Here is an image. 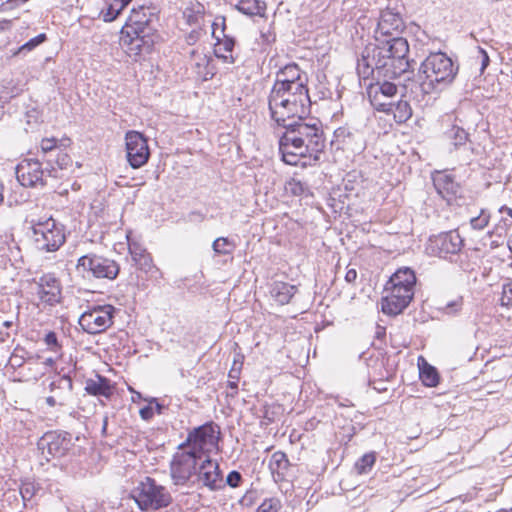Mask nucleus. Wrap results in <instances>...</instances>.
<instances>
[{"instance_id":"f257e3e1","label":"nucleus","mask_w":512,"mask_h":512,"mask_svg":"<svg viewBox=\"0 0 512 512\" xmlns=\"http://www.w3.org/2000/svg\"><path fill=\"white\" fill-rule=\"evenodd\" d=\"M279 138L282 160L289 165L315 166L326 147V137L321 121L317 118H297L285 123Z\"/></svg>"},{"instance_id":"f03ea898","label":"nucleus","mask_w":512,"mask_h":512,"mask_svg":"<svg viewBox=\"0 0 512 512\" xmlns=\"http://www.w3.org/2000/svg\"><path fill=\"white\" fill-rule=\"evenodd\" d=\"M369 43L357 60V73L364 80L370 75L378 78L396 79L408 72L409 44L404 37L379 38Z\"/></svg>"},{"instance_id":"7ed1b4c3","label":"nucleus","mask_w":512,"mask_h":512,"mask_svg":"<svg viewBox=\"0 0 512 512\" xmlns=\"http://www.w3.org/2000/svg\"><path fill=\"white\" fill-rule=\"evenodd\" d=\"M457 71L458 67L445 53H431L421 63L417 75L407 79L404 88L415 101L423 102L426 96L440 92L451 84Z\"/></svg>"},{"instance_id":"20e7f679","label":"nucleus","mask_w":512,"mask_h":512,"mask_svg":"<svg viewBox=\"0 0 512 512\" xmlns=\"http://www.w3.org/2000/svg\"><path fill=\"white\" fill-rule=\"evenodd\" d=\"M311 100L308 87L290 86L271 88L268 96L270 118L277 126H285L288 120L304 118L310 114Z\"/></svg>"},{"instance_id":"39448f33","label":"nucleus","mask_w":512,"mask_h":512,"mask_svg":"<svg viewBox=\"0 0 512 512\" xmlns=\"http://www.w3.org/2000/svg\"><path fill=\"white\" fill-rule=\"evenodd\" d=\"M35 248L41 252H55L65 243V227L52 217L30 221Z\"/></svg>"},{"instance_id":"423d86ee","label":"nucleus","mask_w":512,"mask_h":512,"mask_svg":"<svg viewBox=\"0 0 512 512\" xmlns=\"http://www.w3.org/2000/svg\"><path fill=\"white\" fill-rule=\"evenodd\" d=\"M43 162L40 159H23L15 169L18 182L26 188L42 189L49 177L57 178V169L52 165V160L45 159V167Z\"/></svg>"},{"instance_id":"0eeeda50","label":"nucleus","mask_w":512,"mask_h":512,"mask_svg":"<svg viewBox=\"0 0 512 512\" xmlns=\"http://www.w3.org/2000/svg\"><path fill=\"white\" fill-rule=\"evenodd\" d=\"M220 437V427L209 421L189 431L186 440L179 444L178 448H187L203 458L218 450Z\"/></svg>"},{"instance_id":"6e6552de","label":"nucleus","mask_w":512,"mask_h":512,"mask_svg":"<svg viewBox=\"0 0 512 512\" xmlns=\"http://www.w3.org/2000/svg\"><path fill=\"white\" fill-rule=\"evenodd\" d=\"M131 497L142 511L158 510L167 507L172 502L171 494L167 489L157 484L151 477H145L131 491Z\"/></svg>"},{"instance_id":"1a4fd4ad","label":"nucleus","mask_w":512,"mask_h":512,"mask_svg":"<svg viewBox=\"0 0 512 512\" xmlns=\"http://www.w3.org/2000/svg\"><path fill=\"white\" fill-rule=\"evenodd\" d=\"M76 270L83 278L114 280L119 274L120 266L110 258L89 253L78 259Z\"/></svg>"},{"instance_id":"9d476101","label":"nucleus","mask_w":512,"mask_h":512,"mask_svg":"<svg viewBox=\"0 0 512 512\" xmlns=\"http://www.w3.org/2000/svg\"><path fill=\"white\" fill-rule=\"evenodd\" d=\"M116 308L110 304L96 305L83 312L79 317V325L88 334H99L113 324Z\"/></svg>"},{"instance_id":"9b49d317","label":"nucleus","mask_w":512,"mask_h":512,"mask_svg":"<svg viewBox=\"0 0 512 512\" xmlns=\"http://www.w3.org/2000/svg\"><path fill=\"white\" fill-rule=\"evenodd\" d=\"M120 44L125 53L134 60L137 57L148 54L154 46V35L149 31L140 30L139 27L129 29L123 27Z\"/></svg>"},{"instance_id":"f8f14e48","label":"nucleus","mask_w":512,"mask_h":512,"mask_svg":"<svg viewBox=\"0 0 512 512\" xmlns=\"http://www.w3.org/2000/svg\"><path fill=\"white\" fill-rule=\"evenodd\" d=\"M201 457L187 448H178L170 465V473L175 485H185L196 473Z\"/></svg>"},{"instance_id":"ddd939ff","label":"nucleus","mask_w":512,"mask_h":512,"mask_svg":"<svg viewBox=\"0 0 512 512\" xmlns=\"http://www.w3.org/2000/svg\"><path fill=\"white\" fill-rule=\"evenodd\" d=\"M126 238L129 254L137 269L146 274L147 280L159 283L163 278V273L154 264L151 254L139 241L131 237V232L127 234Z\"/></svg>"},{"instance_id":"4468645a","label":"nucleus","mask_w":512,"mask_h":512,"mask_svg":"<svg viewBox=\"0 0 512 512\" xmlns=\"http://www.w3.org/2000/svg\"><path fill=\"white\" fill-rule=\"evenodd\" d=\"M463 239L455 230L433 235L426 245V252L430 256L449 259L461 251Z\"/></svg>"},{"instance_id":"2eb2a0df","label":"nucleus","mask_w":512,"mask_h":512,"mask_svg":"<svg viewBox=\"0 0 512 512\" xmlns=\"http://www.w3.org/2000/svg\"><path fill=\"white\" fill-rule=\"evenodd\" d=\"M126 158L133 169L144 166L150 158L148 139L140 132L130 130L125 134Z\"/></svg>"},{"instance_id":"dca6fc26","label":"nucleus","mask_w":512,"mask_h":512,"mask_svg":"<svg viewBox=\"0 0 512 512\" xmlns=\"http://www.w3.org/2000/svg\"><path fill=\"white\" fill-rule=\"evenodd\" d=\"M37 446L47 460L60 458L73 446L72 436L68 432L49 431L39 439Z\"/></svg>"},{"instance_id":"f3484780","label":"nucleus","mask_w":512,"mask_h":512,"mask_svg":"<svg viewBox=\"0 0 512 512\" xmlns=\"http://www.w3.org/2000/svg\"><path fill=\"white\" fill-rule=\"evenodd\" d=\"M385 292L387 294L381 299V310L389 316L401 314L409 306L415 293V291L403 290L389 284H386Z\"/></svg>"},{"instance_id":"a211bd4d","label":"nucleus","mask_w":512,"mask_h":512,"mask_svg":"<svg viewBox=\"0 0 512 512\" xmlns=\"http://www.w3.org/2000/svg\"><path fill=\"white\" fill-rule=\"evenodd\" d=\"M197 482L209 491H219L225 487L222 471L216 460L209 456L199 461L196 473Z\"/></svg>"},{"instance_id":"6ab92c4d","label":"nucleus","mask_w":512,"mask_h":512,"mask_svg":"<svg viewBox=\"0 0 512 512\" xmlns=\"http://www.w3.org/2000/svg\"><path fill=\"white\" fill-rule=\"evenodd\" d=\"M373 79L376 80L375 83H371L367 88V94L370 100L371 105L375 110L385 109L389 107L388 104L380 102L383 96H388V98H395L398 93V86L392 79L389 78H378V75H371Z\"/></svg>"},{"instance_id":"aec40b11","label":"nucleus","mask_w":512,"mask_h":512,"mask_svg":"<svg viewBox=\"0 0 512 512\" xmlns=\"http://www.w3.org/2000/svg\"><path fill=\"white\" fill-rule=\"evenodd\" d=\"M404 22L399 12L387 8L380 14V18L375 30V40L379 38L401 37L399 34L404 29Z\"/></svg>"},{"instance_id":"412c9836","label":"nucleus","mask_w":512,"mask_h":512,"mask_svg":"<svg viewBox=\"0 0 512 512\" xmlns=\"http://www.w3.org/2000/svg\"><path fill=\"white\" fill-rule=\"evenodd\" d=\"M445 136L451 145L450 152L461 151L463 153L461 160L469 164L475 152L472 142L469 139V133L462 127L454 124L445 132Z\"/></svg>"},{"instance_id":"4be33fe9","label":"nucleus","mask_w":512,"mask_h":512,"mask_svg":"<svg viewBox=\"0 0 512 512\" xmlns=\"http://www.w3.org/2000/svg\"><path fill=\"white\" fill-rule=\"evenodd\" d=\"M36 285L37 295L42 302L50 306L60 302L62 287L59 279L53 273L42 275L36 281Z\"/></svg>"},{"instance_id":"5701e85b","label":"nucleus","mask_w":512,"mask_h":512,"mask_svg":"<svg viewBox=\"0 0 512 512\" xmlns=\"http://www.w3.org/2000/svg\"><path fill=\"white\" fill-rule=\"evenodd\" d=\"M308 77L296 63H289L276 72L272 88H289L290 86H307Z\"/></svg>"},{"instance_id":"b1692460","label":"nucleus","mask_w":512,"mask_h":512,"mask_svg":"<svg viewBox=\"0 0 512 512\" xmlns=\"http://www.w3.org/2000/svg\"><path fill=\"white\" fill-rule=\"evenodd\" d=\"M217 23H213V32L212 35L216 40L214 46V54L217 58L221 59L224 63L233 64L236 61V58L233 56V50L235 47V39L229 35L225 34V18H222L221 23V31L220 34H217V30L215 29Z\"/></svg>"},{"instance_id":"393cba45","label":"nucleus","mask_w":512,"mask_h":512,"mask_svg":"<svg viewBox=\"0 0 512 512\" xmlns=\"http://www.w3.org/2000/svg\"><path fill=\"white\" fill-rule=\"evenodd\" d=\"M433 185L437 193L446 201L453 200L460 189L455 177L445 171H437L432 177Z\"/></svg>"},{"instance_id":"a878e982","label":"nucleus","mask_w":512,"mask_h":512,"mask_svg":"<svg viewBox=\"0 0 512 512\" xmlns=\"http://www.w3.org/2000/svg\"><path fill=\"white\" fill-rule=\"evenodd\" d=\"M153 10H155V8L145 6L134 7L129 17L130 24L126 25L125 28L135 30L136 27H139L140 30L151 32L152 28L150 27V23L155 15Z\"/></svg>"},{"instance_id":"bb28decb","label":"nucleus","mask_w":512,"mask_h":512,"mask_svg":"<svg viewBox=\"0 0 512 512\" xmlns=\"http://www.w3.org/2000/svg\"><path fill=\"white\" fill-rule=\"evenodd\" d=\"M49 390L59 401L60 406H64L71 397L73 382L69 376L63 375L55 378L49 384Z\"/></svg>"},{"instance_id":"cd10ccee","label":"nucleus","mask_w":512,"mask_h":512,"mask_svg":"<svg viewBox=\"0 0 512 512\" xmlns=\"http://www.w3.org/2000/svg\"><path fill=\"white\" fill-rule=\"evenodd\" d=\"M387 284L399 287L400 289H409L415 291L416 275L409 267L399 268L390 278Z\"/></svg>"},{"instance_id":"c85d7f7f","label":"nucleus","mask_w":512,"mask_h":512,"mask_svg":"<svg viewBox=\"0 0 512 512\" xmlns=\"http://www.w3.org/2000/svg\"><path fill=\"white\" fill-rule=\"evenodd\" d=\"M85 391L93 396H104L109 398L113 393V386L106 377L96 374L95 378L87 379Z\"/></svg>"},{"instance_id":"c756f323","label":"nucleus","mask_w":512,"mask_h":512,"mask_svg":"<svg viewBox=\"0 0 512 512\" xmlns=\"http://www.w3.org/2000/svg\"><path fill=\"white\" fill-rule=\"evenodd\" d=\"M289 466V460L284 452L276 451L272 454L269 461V469L275 481H283L285 479Z\"/></svg>"},{"instance_id":"7c9ffc66","label":"nucleus","mask_w":512,"mask_h":512,"mask_svg":"<svg viewBox=\"0 0 512 512\" xmlns=\"http://www.w3.org/2000/svg\"><path fill=\"white\" fill-rule=\"evenodd\" d=\"M389 107L380 109V112L386 114H392L396 123L402 124L408 121L412 116V108L406 100L394 101L392 104H388Z\"/></svg>"},{"instance_id":"2f4dec72","label":"nucleus","mask_w":512,"mask_h":512,"mask_svg":"<svg viewBox=\"0 0 512 512\" xmlns=\"http://www.w3.org/2000/svg\"><path fill=\"white\" fill-rule=\"evenodd\" d=\"M419 377L426 387H436L439 384L440 376L437 369L430 365L422 356L418 359Z\"/></svg>"},{"instance_id":"473e14b6","label":"nucleus","mask_w":512,"mask_h":512,"mask_svg":"<svg viewBox=\"0 0 512 512\" xmlns=\"http://www.w3.org/2000/svg\"><path fill=\"white\" fill-rule=\"evenodd\" d=\"M297 287L295 285L285 282H275L271 287V295L280 305H285L290 302L295 295Z\"/></svg>"},{"instance_id":"72a5a7b5","label":"nucleus","mask_w":512,"mask_h":512,"mask_svg":"<svg viewBox=\"0 0 512 512\" xmlns=\"http://www.w3.org/2000/svg\"><path fill=\"white\" fill-rule=\"evenodd\" d=\"M234 8L248 17L265 16L266 3L261 0H239Z\"/></svg>"},{"instance_id":"f704fd0d","label":"nucleus","mask_w":512,"mask_h":512,"mask_svg":"<svg viewBox=\"0 0 512 512\" xmlns=\"http://www.w3.org/2000/svg\"><path fill=\"white\" fill-rule=\"evenodd\" d=\"M205 8L200 2H190L183 11V17L189 25L200 26Z\"/></svg>"},{"instance_id":"c9c22d12","label":"nucleus","mask_w":512,"mask_h":512,"mask_svg":"<svg viewBox=\"0 0 512 512\" xmlns=\"http://www.w3.org/2000/svg\"><path fill=\"white\" fill-rule=\"evenodd\" d=\"M212 249L217 255H232L236 249V244L228 237H218L213 241Z\"/></svg>"},{"instance_id":"e433bc0d","label":"nucleus","mask_w":512,"mask_h":512,"mask_svg":"<svg viewBox=\"0 0 512 512\" xmlns=\"http://www.w3.org/2000/svg\"><path fill=\"white\" fill-rule=\"evenodd\" d=\"M376 462V453L368 452L359 458L354 464V470L362 475L369 473Z\"/></svg>"},{"instance_id":"4c0bfd02","label":"nucleus","mask_w":512,"mask_h":512,"mask_svg":"<svg viewBox=\"0 0 512 512\" xmlns=\"http://www.w3.org/2000/svg\"><path fill=\"white\" fill-rule=\"evenodd\" d=\"M43 342L45 343L47 350L57 355V358H61L62 356V344L58 340V336L56 332L49 331L45 334L43 338Z\"/></svg>"},{"instance_id":"58836bf2","label":"nucleus","mask_w":512,"mask_h":512,"mask_svg":"<svg viewBox=\"0 0 512 512\" xmlns=\"http://www.w3.org/2000/svg\"><path fill=\"white\" fill-rule=\"evenodd\" d=\"M281 508V500L277 497H270L263 500L257 512H279Z\"/></svg>"},{"instance_id":"ea45409f","label":"nucleus","mask_w":512,"mask_h":512,"mask_svg":"<svg viewBox=\"0 0 512 512\" xmlns=\"http://www.w3.org/2000/svg\"><path fill=\"white\" fill-rule=\"evenodd\" d=\"M58 140L56 138H44L40 143V148L43 153L42 161L45 162V159H51V157H47L48 154L53 151L59 150L58 148Z\"/></svg>"},{"instance_id":"a19ab883","label":"nucleus","mask_w":512,"mask_h":512,"mask_svg":"<svg viewBox=\"0 0 512 512\" xmlns=\"http://www.w3.org/2000/svg\"><path fill=\"white\" fill-rule=\"evenodd\" d=\"M122 10L118 3L113 1L106 9L101 11L100 15L104 22H112L118 17Z\"/></svg>"},{"instance_id":"79ce46f5","label":"nucleus","mask_w":512,"mask_h":512,"mask_svg":"<svg viewBox=\"0 0 512 512\" xmlns=\"http://www.w3.org/2000/svg\"><path fill=\"white\" fill-rule=\"evenodd\" d=\"M47 39V36L45 33H41L39 35H37L36 37L30 39L29 41H27L26 43H24L20 48H19V51L18 53H22V52H25V51H32L33 49H35L37 46H39L40 44H42L45 40Z\"/></svg>"},{"instance_id":"37998d69","label":"nucleus","mask_w":512,"mask_h":512,"mask_svg":"<svg viewBox=\"0 0 512 512\" xmlns=\"http://www.w3.org/2000/svg\"><path fill=\"white\" fill-rule=\"evenodd\" d=\"M51 160H52V165L57 170L66 168L71 162L70 156L67 153H64L62 150H59L56 155V158L55 159L51 158Z\"/></svg>"},{"instance_id":"c03bdc74","label":"nucleus","mask_w":512,"mask_h":512,"mask_svg":"<svg viewBox=\"0 0 512 512\" xmlns=\"http://www.w3.org/2000/svg\"><path fill=\"white\" fill-rule=\"evenodd\" d=\"M36 493V488L33 482L25 481L20 487V494L24 502L29 501Z\"/></svg>"},{"instance_id":"a18cd8bd","label":"nucleus","mask_w":512,"mask_h":512,"mask_svg":"<svg viewBox=\"0 0 512 512\" xmlns=\"http://www.w3.org/2000/svg\"><path fill=\"white\" fill-rule=\"evenodd\" d=\"M243 481V477L240 472L236 470H232L228 473L226 480H224L225 485L230 486L231 488H237L240 486Z\"/></svg>"},{"instance_id":"49530a36","label":"nucleus","mask_w":512,"mask_h":512,"mask_svg":"<svg viewBox=\"0 0 512 512\" xmlns=\"http://www.w3.org/2000/svg\"><path fill=\"white\" fill-rule=\"evenodd\" d=\"M488 222H489V216L485 215L483 212L479 216L473 217L470 220V224H471L472 228L476 229V230L484 229L488 225Z\"/></svg>"},{"instance_id":"de8ad7c7","label":"nucleus","mask_w":512,"mask_h":512,"mask_svg":"<svg viewBox=\"0 0 512 512\" xmlns=\"http://www.w3.org/2000/svg\"><path fill=\"white\" fill-rule=\"evenodd\" d=\"M501 303L504 306H512V281L503 285Z\"/></svg>"},{"instance_id":"09e8293b","label":"nucleus","mask_w":512,"mask_h":512,"mask_svg":"<svg viewBox=\"0 0 512 512\" xmlns=\"http://www.w3.org/2000/svg\"><path fill=\"white\" fill-rule=\"evenodd\" d=\"M261 417L265 421L264 424L268 425L270 423H273L276 418L275 408L269 405H265L262 409Z\"/></svg>"},{"instance_id":"8fccbe9b","label":"nucleus","mask_w":512,"mask_h":512,"mask_svg":"<svg viewBox=\"0 0 512 512\" xmlns=\"http://www.w3.org/2000/svg\"><path fill=\"white\" fill-rule=\"evenodd\" d=\"M477 53H478L477 59L480 60V64H481L480 72L483 73L490 63V58H489L488 53L481 47H478Z\"/></svg>"},{"instance_id":"3c124183","label":"nucleus","mask_w":512,"mask_h":512,"mask_svg":"<svg viewBox=\"0 0 512 512\" xmlns=\"http://www.w3.org/2000/svg\"><path fill=\"white\" fill-rule=\"evenodd\" d=\"M461 300H455L448 302L443 308L444 312L449 315H453L460 310Z\"/></svg>"},{"instance_id":"603ef678","label":"nucleus","mask_w":512,"mask_h":512,"mask_svg":"<svg viewBox=\"0 0 512 512\" xmlns=\"http://www.w3.org/2000/svg\"><path fill=\"white\" fill-rule=\"evenodd\" d=\"M139 414L143 420L148 421L153 417L154 409L149 403V405L144 406L140 409Z\"/></svg>"},{"instance_id":"864d4df0","label":"nucleus","mask_w":512,"mask_h":512,"mask_svg":"<svg viewBox=\"0 0 512 512\" xmlns=\"http://www.w3.org/2000/svg\"><path fill=\"white\" fill-rule=\"evenodd\" d=\"M242 367L240 365H233L228 373L229 379L239 380L241 375Z\"/></svg>"},{"instance_id":"5fc2aeb1","label":"nucleus","mask_w":512,"mask_h":512,"mask_svg":"<svg viewBox=\"0 0 512 512\" xmlns=\"http://www.w3.org/2000/svg\"><path fill=\"white\" fill-rule=\"evenodd\" d=\"M290 190L294 195H300L304 191L303 185L300 182H290Z\"/></svg>"},{"instance_id":"6e6d98bb","label":"nucleus","mask_w":512,"mask_h":512,"mask_svg":"<svg viewBox=\"0 0 512 512\" xmlns=\"http://www.w3.org/2000/svg\"><path fill=\"white\" fill-rule=\"evenodd\" d=\"M357 278V271L355 269H349L345 274V281L347 283H353Z\"/></svg>"},{"instance_id":"4d7b16f0","label":"nucleus","mask_w":512,"mask_h":512,"mask_svg":"<svg viewBox=\"0 0 512 512\" xmlns=\"http://www.w3.org/2000/svg\"><path fill=\"white\" fill-rule=\"evenodd\" d=\"M152 403H155V411L157 414L161 415L164 413V410L166 409V407L163 404H160L159 402H157V400L155 398L150 400V404H152Z\"/></svg>"},{"instance_id":"13d9d810","label":"nucleus","mask_w":512,"mask_h":512,"mask_svg":"<svg viewBox=\"0 0 512 512\" xmlns=\"http://www.w3.org/2000/svg\"><path fill=\"white\" fill-rule=\"evenodd\" d=\"M12 20L3 19L0 20V32L7 31L11 28Z\"/></svg>"},{"instance_id":"bf43d9fd","label":"nucleus","mask_w":512,"mask_h":512,"mask_svg":"<svg viewBox=\"0 0 512 512\" xmlns=\"http://www.w3.org/2000/svg\"><path fill=\"white\" fill-rule=\"evenodd\" d=\"M13 8V0H0V11Z\"/></svg>"},{"instance_id":"052dcab7","label":"nucleus","mask_w":512,"mask_h":512,"mask_svg":"<svg viewBox=\"0 0 512 512\" xmlns=\"http://www.w3.org/2000/svg\"><path fill=\"white\" fill-rule=\"evenodd\" d=\"M45 401H46V404L50 407L59 405L58 399H56V397H54L53 395L46 397Z\"/></svg>"},{"instance_id":"680f3d73","label":"nucleus","mask_w":512,"mask_h":512,"mask_svg":"<svg viewBox=\"0 0 512 512\" xmlns=\"http://www.w3.org/2000/svg\"><path fill=\"white\" fill-rule=\"evenodd\" d=\"M243 361H244V355L241 353H238L234 357L233 365H240V367H242Z\"/></svg>"},{"instance_id":"e2e57ef3","label":"nucleus","mask_w":512,"mask_h":512,"mask_svg":"<svg viewBox=\"0 0 512 512\" xmlns=\"http://www.w3.org/2000/svg\"><path fill=\"white\" fill-rule=\"evenodd\" d=\"M59 358H57V355H55V357H49V358H46L45 361H44V364L46 366H49V367H52L56 361L58 360Z\"/></svg>"},{"instance_id":"0e129e2a","label":"nucleus","mask_w":512,"mask_h":512,"mask_svg":"<svg viewBox=\"0 0 512 512\" xmlns=\"http://www.w3.org/2000/svg\"><path fill=\"white\" fill-rule=\"evenodd\" d=\"M238 381H239V380H233V379H230V380L228 381V384H227L228 388H230V389L234 390L235 392H237V389H238Z\"/></svg>"},{"instance_id":"69168bd1","label":"nucleus","mask_w":512,"mask_h":512,"mask_svg":"<svg viewBox=\"0 0 512 512\" xmlns=\"http://www.w3.org/2000/svg\"><path fill=\"white\" fill-rule=\"evenodd\" d=\"M107 426H108V416H104L102 423V435L105 436L107 434Z\"/></svg>"},{"instance_id":"338daca9","label":"nucleus","mask_w":512,"mask_h":512,"mask_svg":"<svg viewBox=\"0 0 512 512\" xmlns=\"http://www.w3.org/2000/svg\"><path fill=\"white\" fill-rule=\"evenodd\" d=\"M115 3H118L120 9H124L132 0H113Z\"/></svg>"},{"instance_id":"774afa93","label":"nucleus","mask_w":512,"mask_h":512,"mask_svg":"<svg viewBox=\"0 0 512 512\" xmlns=\"http://www.w3.org/2000/svg\"><path fill=\"white\" fill-rule=\"evenodd\" d=\"M500 211H506L507 214L512 218V208H509L507 206H503Z\"/></svg>"}]
</instances>
